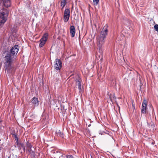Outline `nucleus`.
Here are the masks:
<instances>
[{"mask_svg":"<svg viewBox=\"0 0 158 158\" xmlns=\"http://www.w3.org/2000/svg\"><path fill=\"white\" fill-rule=\"evenodd\" d=\"M70 31L71 36L74 37L75 35V29L74 26H71L70 27Z\"/></svg>","mask_w":158,"mask_h":158,"instance_id":"nucleus-12","label":"nucleus"},{"mask_svg":"<svg viewBox=\"0 0 158 158\" xmlns=\"http://www.w3.org/2000/svg\"><path fill=\"white\" fill-rule=\"evenodd\" d=\"M147 109V101L145 100L143 101L142 106L141 112L143 114H145Z\"/></svg>","mask_w":158,"mask_h":158,"instance_id":"nucleus-9","label":"nucleus"},{"mask_svg":"<svg viewBox=\"0 0 158 158\" xmlns=\"http://www.w3.org/2000/svg\"><path fill=\"white\" fill-rule=\"evenodd\" d=\"M54 63V67L55 69L57 70H60L62 66V63L61 60L59 59H56L55 60Z\"/></svg>","mask_w":158,"mask_h":158,"instance_id":"nucleus-5","label":"nucleus"},{"mask_svg":"<svg viewBox=\"0 0 158 158\" xmlns=\"http://www.w3.org/2000/svg\"><path fill=\"white\" fill-rule=\"evenodd\" d=\"M23 149H24V150H25V148L24 147H23Z\"/></svg>","mask_w":158,"mask_h":158,"instance_id":"nucleus-24","label":"nucleus"},{"mask_svg":"<svg viewBox=\"0 0 158 158\" xmlns=\"http://www.w3.org/2000/svg\"><path fill=\"white\" fill-rule=\"evenodd\" d=\"M48 36V34L46 33L42 37L40 40V43L39 44V46L40 47H43L45 44V42L47 40Z\"/></svg>","mask_w":158,"mask_h":158,"instance_id":"nucleus-7","label":"nucleus"},{"mask_svg":"<svg viewBox=\"0 0 158 158\" xmlns=\"http://www.w3.org/2000/svg\"><path fill=\"white\" fill-rule=\"evenodd\" d=\"M67 0H62L61 2V6L63 8L67 3Z\"/></svg>","mask_w":158,"mask_h":158,"instance_id":"nucleus-15","label":"nucleus"},{"mask_svg":"<svg viewBox=\"0 0 158 158\" xmlns=\"http://www.w3.org/2000/svg\"><path fill=\"white\" fill-rule=\"evenodd\" d=\"M27 148H29V149L28 150H31V148L32 147V146H31V144L29 143H27Z\"/></svg>","mask_w":158,"mask_h":158,"instance_id":"nucleus-16","label":"nucleus"},{"mask_svg":"<svg viewBox=\"0 0 158 158\" xmlns=\"http://www.w3.org/2000/svg\"><path fill=\"white\" fill-rule=\"evenodd\" d=\"M112 97H113V98H114L115 99H116V97H115V96L114 95H113L112 96Z\"/></svg>","mask_w":158,"mask_h":158,"instance_id":"nucleus-20","label":"nucleus"},{"mask_svg":"<svg viewBox=\"0 0 158 158\" xmlns=\"http://www.w3.org/2000/svg\"><path fill=\"white\" fill-rule=\"evenodd\" d=\"M152 126L154 127V124H153V125H152Z\"/></svg>","mask_w":158,"mask_h":158,"instance_id":"nucleus-22","label":"nucleus"},{"mask_svg":"<svg viewBox=\"0 0 158 158\" xmlns=\"http://www.w3.org/2000/svg\"><path fill=\"white\" fill-rule=\"evenodd\" d=\"M1 4L7 8L10 6L11 3L10 0H0V5Z\"/></svg>","mask_w":158,"mask_h":158,"instance_id":"nucleus-8","label":"nucleus"},{"mask_svg":"<svg viewBox=\"0 0 158 158\" xmlns=\"http://www.w3.org/2000/svg\"><path fill=\"white\" fill-rule=\"evenodd\" d=\"M1 140L0 139V141Z\"/></svg>","mask_w":158,"mask_h":158,"instance_id":"nucleus-26","label":"nucleus"},{"mask_svg":"<svg viewBox=\"0 0 158 158\" xmlns=\"http://www.w3.org/2000/svg\"><path fill=\"white\" fill-rule=\"evenodd\" d=\"M13 136L15 138V139L16 140H16V142H18V137L17 136V135H15V134H13Z\"/></svg>","mask_w":158,"mask_h":158,"instance_id":"nucleus-19","label":"nucleus"},{"mask_svg":"<svg viewBox=\"0 0 158 158\" xmlns=\"http://www.w3.org/2000/svg\"><path fill=\"white\" fill-rule=\"evenodd\" d=\"M108 27L107 25L106 24L101 31L100 35L97 37V45L99 52L100 53L101 56H102V53L104 49L105 39L107 35L108 32Z\"/></svg>","mask_w":158,"mask_h":158,"instance_id":"nucleus-1","label":"nucleus"},{"mask_svg":"<svg viewBox=\"0 0 158 158\" xmlns=\"http://www.w3.org/2000/svg\"><path fill=\"white\" fill-rule=\"evenodd\" d=\"M99 134H101V135H102V133H99Z\"/></svg>","mask_w":158,"mask_h":158,"instance_id":"nucleus-23","label":"nucleus"},{"mask_svg":"<svg viewBox=\"0 0 158 158\" xmlns=\"http://www.w3.org/2000/svg\"><path fill=\"white\" fill-rule=\"evenodd\" d=\"M19 49V46L18 45H15L11 49L9 52L11 55L15 57L17 54Z\"/></svg>","mask_w":158,"mask_h":158,"instance_id":"nucleus-3","label":"nucleus"},{"mask_svg":"<svg viewBox=\"0 0 158 158\" xmlns=\"http://www.w3.org/2000/svg\"><path fill=\"white\" fill-rule=\"evenodd\" d=\"M56 156L57 157H59V158H60L61 157H66V158H73V156L72 155H64L62 153L60 152H56Z\"/></svg>","mask_w":158,"mask_h":158,"instance_id":"nucleus-10","label":"nucleus"},{"mask_svg":"<svg viewBox=\"0 0 158 158\" xmlns=\"http://www.w3.org/2000/svg\"><path fill=\"white\" fill-rule=\"evenodd\" d=\"M8 14H6L4 12L2 11L0 12V23H4L7 20Z\"/></svg>","mask_w":158,"mask_h":158,"instance_id":"nucleus-4","label":"nucleus"},{"mask_svg":"<svg viewBox=\"0 0 158 158\" xmlns=\"http://www.w3.org/2000/svg\"><path fill=\"white\" fill-rule=\"evenodd\" d=\"M70 11L69 9H66L64 15V22L68 21L70 17Z\"/></svg>","mask_w":158,"mask_h":158,"instance_id":"nucleus-6","label":"nucleus"},{"mask_svg":"<svg viewBox=\"0 0 158 158\" xmlns=\"http://www.w3.org/2000/svg\"><path fill=\"white\" fill-rule=\"evenodd\" d=\"M23 144H22V147H23Z\"/></svg>","mask_w":158,"mask_h":158,"instance_id":"nucleus-25","label":"nucleus"},{"mask_svg":"<svg viewBox=\"0 0 158 158\" xmlns=\"http://www.w3.org/2000/svg\"><path fill=\"white\" fill-rule=\"evenodd\" d=\"M154 28L156 31L158 32V25H155L154 26Z\"/></svg>","mask_w":158,"mask_h":158,"instance_id":"nucleus-18","label":"nucleus"},{"mask_svg":"<svg viewBox=\"0 0 158 158\" xmlns=\"http://www.w3.org/2000/svg\"><path fill=\"white\" fill-rule=\"evenodd\" d=\"M6 54L5 56L4 59V64L5 66L4 69L7 72L10 73L12 69L11 64L12 62L15 59V57L11 56L9 52H6Z\"/></svg>","mask_w":158,"mask_h":158,"instance_id":"nucleus-2","label":"nucleus"},{"mask_svg":"<svg viewBox=\"0 0 158 158\" xmlns=\"http://www.w3.org/2000/svg\"><path fill=\"white\" fill-rule=\"evenodd\" d=\"M75 81L76 83V85H77L78 86V88L80 90V92H81V82L80 81V79H77L75 80Z\"/></svg>","mask_w":158,"mask_h":158,"instance_id":"nucleus-13","label":"nucleus"},{"mask_svg":"<svg viewBox=\"0 0 158 158\" xmlns=\"http://www.w3.org/2000/svg\"><path fill=\"white\" fill-rule=\"evenodd\" d=\"M94 5H97L98 3L99 0H93Z\"/></svg>","mask_w":158,"mask_h":158,"instance_id":"nucleus-17","label":"nucleus"},{"mask_svg":"<svg viewBox=\"0 0 158 158\" xmlns=\"http://www.w3.org/2000/svg\"><path fill=\"white\" fill-rule=\"evenodd\" d=\"M31 103L34 106H38L39 105V101L38 98L34 97L32 99Z\"/></svg>","mask_w":158,"mask_h":158,"instance_id":"nucleus-11","label":"nucleus"},{"mask_svg":"<svg viewBox=\"0 0 158 158\" xmlns=\"http://www.w3.org/2000/svg\"><path fill=\"white\" fill-rule=\"evenodd\" d=\"M113 84L115 83V80H113Z\"/></svg>","mask_w":158,"mask_h":158,"instance_id":"nucleus-21","label":"nucleus"},{"mask_svg":"<svg viewBox=\"0 0 158 158\" xmlns=\"http://www.w3.org/2000/svg\"><path fill=\"white\" fill-rule=\"evenodd\" d=\"M56 134L58 136H60L63 138L64 137L63 133L60 130H58L56 132Z\"/></svg>","mask_w":158,"mask_h":158,"instance_id":"nucleus-14","label":"nucleus"}]
</instances>
